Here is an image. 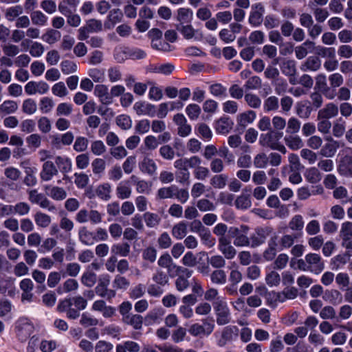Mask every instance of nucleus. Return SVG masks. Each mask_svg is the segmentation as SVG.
<instances>
[{"label": "nucleus", "mask_w": 352, "mask_h": 352, "mask_svg": "<svg viewBox=\"0 0 352 352\" xmlns=\"http://www.w3.org/2000/svg\"><path fill=\"white\" fill-rule=\"evenodd\" d=\"M218 325H226L231 321V313L226 302L219 300L213 304Z\"/></svg>", "instance_id": "f257e3e1"}, {"label": "nucleus", "mask_w": 352, "mask_h": 352, "mask_svg": "<svg viewBox=\"0 0 352 352\" xmlns=\"http://www.w3.org/2000/svg\"><path fill=\"white\" fill-rule=\"evenodd\" d=\"M29 201L33 204H37L41 208L47 209L50 212L56 210V206L43 193L38 192L36 189L28 190L27 191Z\"/></svg>", "instance_id": "f03ea898"}, {"label": "nucleus", "mask_w": 352, "mask_h": 352, "mask_svg": "<svg viewBox=\"0 0 352 352\" xmlns=\"http://www.w3.org/2000/svg\"><path fill=\"white\" fill-rule=\"evenodd\" d=\"M273 228L270 226H260L254 229L250 234L251 248H256L264 244L267 239L272 234Z\"/></svg>", "instance_id": "7ed1b4c3"}, {"label": "nucleus", "mask_w": 352, "mask_h": 352, "mask_svg": "<svg viewBox=\"0 0 352 352\" xmlns=\"http://www.w3.org/2000/svg\"><path fill=\"white\" fill-rule=\"evenodd\" d=\"M177 272L179 274L175 280V287L178 292H182L190 286L188 279L191 277L192 271L179 266L177 267Z\"/></svg>", "instance_id": "20e7f679"}, {"label": "nucleus", "mask_w": 352, "mask_h": 352, "mask_svg": "<svg viewBox=\"0 0 352 352\" xmlns=\"http://www.w3.org/2000/svg\"><path fill=\"white\" fill-rule=\"evenodd\" d=\"M309 272L314 274H320L324 269V263L320 254L309 253L305 256Z\"/></svg>", "instance_id": "39448f33"}, {"label": "nucleus", "mask_w": 352, "mask_h": 352, "mask_svg": "<svg viewBox=\"0 0 352 352\" xmlns=\"http://www.w3.org/2000/svg\"><path fill=\"white\" fill-rule=\"evenodd\" d=\"M264 12L265 8L261 3L252 5L248 19L249 23L254 27L260 26L263 21Z\"/></svg>", "instance_id": "423d86ee"}, {"label": "nucleus", "mask_w": 352, "mask_h": 352, "mask_svg": "<svg viewBox=\"0 0 352 352\" xmlns=\"http://www.w3.org/2000/svg\"><path fill=\"white\" fill-rule=\"evenodd\" d=\"M338 171L342 176L352 177V149L340 158Z\"/></svg>", "instance_id": "0eeeda50"}, {"label": "nucleus", "mask_w": 352, "mask_h": 352, "mask_svg": "<svg viewBox=\"0 0 352 352\" xmlns=\"http://www.w3.org/2000/svg\"><path fill=\"white\" fill-rule=\"evenodd\" d=\"M48 84L44 81H30L25 86V91L28 95L45 94L49 91Z\"/></svg>", "instance_id": "6e6552de"}, {"label": "nucleus", "mask_w": 352, "mask_h": 352, "mask_svg": "<svg viewBox=\"0 0 352 352\" xmlns=\"http://www.w3.org/2000/svg\"><path fill=\"white\" fill-rule=\"evenodd\" d=\"M174 122L178 126L177 133L181 137H186L191 132V126L187 123L184 116L182 113H177L173 117Z\"/></svg>", "instance_id": "1a4fd4ad"}, {"label": "nucleus", "mask_w": 352, "mask_h": 352, "mask_svg": "<svg viewBox=\"0 0 352 352\" xmlns=\"http://www.w3.org/2000/svg\"><path fill=\"white\" fill-rule=\"evenodd\" d=\"M327 141L320 150L319 154L326 158L332 157L335 155L339 148V143L331 137L326 139Z\"/></svg>", "instance_id": "9d476101"}, {"label": "nucleus", "mask_w": 352, "mask_h": 352, "mask_svg": "<svg viewBox=\"0 0 352 352\" xmlns=\"http://www.w3.org/2000/svg\"><path fill=\"white\" fill-rule=\"evenodd\" d=\"M218 249L226 259L231 260L236 255V250L232 245L229 239L219 242Z\"/></svg>", "instance_id": "9b49d317"}, {"label": "nucleus", "mask_w": 352, "mask_h": 352, "mask_svg": "<svg viewBox=\"0 0 352 352\" xmlns=\"http://www.w3.org/2000/svg\"><path fill=\"white\" fill-rule=\"evenodd\" d=\"M72 306L69 300H62L59 302L56 309L59 312H66L68 318L74 320L80 316V311L76 308H72Z\"/></svg>", "instance_id": "f8f14e48"}, {"label": "nucleus", "mask_w": 352, "mask_h": 352, "mask_svg": "<svg viewBox=\"0 0 352 352\" xmlns=\"http://www.w3.org/2000/svg\"><path fill=\"white\" fill-rule=\"evenodd\" d=\"M139 168L143 173L153 176L156 174L157 166L154 160L148 156H145L143 157L142 160L140 162Z\"/></svg>", "instance_id": "ddd939ff"}, {"label": "nucleus", "mask_w": 352, "mask_h": 352, "mask_svg": "<svg viewBox=\"0 0 352 352\" xmlns=\"http://www.w3.org/2000/svg\"><path fill=\"white\" fill-rule=\"evenodd\" d=\"M58 171L54 164L52 161L44 162L42 166V170L40 173L41 180L48 182L51 180L54 176L58 174Z\"/></svg>", "instance_id": "4468645a"}, {"label": "nucleus", "mask_w": 352, "mask_h": 352, "mask_svg": "<svg viewBox=\"0 0 352 352\" xmlns=\"http://www.w3.org/2000/svg\"><path fill=\"white\" fill-rule=\"evenodd\" d=\"M321 60L318 56H310L300 65V69L303 72H317L321 67Z\"/></svg>", "instance_id": "2eb2a0df"}, {"label": "nucleus", "mask_w": 352, "mask_h": 352, "mask_svg": "<svg viewBox=\"0 0 352 352\" xmlns=\"http://www.w3.org/2000/svg\"><path fill=\"white\" fill-rule=\"evenodd\" d=\"M338 107L333 102L327 103L322 109L318 111L317 118L330 119L338 116Z\"/></svg>", "instance_id": "dca6fc26"}, {"label": "nucleus", "mask_w": 352, "mask_h": 352, "mask_svg": "<svg viewBox=\"0 0 352 352\" xmlns=\"http://www.w3.org/2000/svg\"><path fill=\"white\" fill-rule=\"evenodd\" d=\"M94 94L104 104L108 105L113 102L111 96L109 93V88L105 85L100 84L96 85Z\"/></svg>", "instance_id": "f3484780"}, {"label": "nucleus", "mask_w": 352, "mask_h": 352, "mask_svg": "<svg viewBox=\"0 0 352 352\" xmlns=\"http://www.w3.org/2000/svg\"><path fill=\"white\" fill-rule=\"evenodd\" d=\"M79 241L84 245L91 246L96 241L95 233L89 231L87 227H81L78 230Z\"/></svg>", "instance_id": "a211bd4d"}, {"label": "nucleus", "mask_w": 352, "mask_h": 352, "mask_svg": "<svg viewBox=\"0 0 352 352\" xmlns=\"http://www.w3.org/2000/svg\"><path fill=\"white\" fill-rule=\"evenodd\" d=\"M315 47V43L310 40H306L301 45L295 47L294 52L296 58L298 60L305 58L309 54V50H312Z\"/></svg>", "instance_id": "6ab92c4d"}, {"label": "nucleus", "mask_w": 352, "mask_h": 352, "mask_svg": "<svg viewBox=\"0 0 352 352\" xmlns=\"http://www.w3.org/2000/svg\"><path fill=\"white\" fill-rule=\"evenodd\" d=\"M44 190L47 195L54 200L60 201L67 197V192L63 188L48 185L44 187Z\"/></svg>", "instance_id": "aec40b11"}, {"label": "nucleus", "mask_w": 352, "mask_h": 352, "mask_svg": "<svg viewBox=\"0 0 352 352\" xmlns=\"http://www.w3.org/2000/svg\"><path fill=\"white\" fill-rule=\"evenodd\" d=\"M233 122L230 118L222 117L215 124V129L218 133L227 134L232 129Z\"/></svg>", "instance_id": "412c9836"}, {"label": "nucleus", "mask_w": 352, "mask_h": 352, "mask_svg": "<svg viewBox=\"0 0 352 352\" xmlns=\"http://www.w3.org/2000/svg\"><path fill=\"white\" fill-rule=\"evenodd\" d=\"M284 142L285 144L293 151L298 150L304 146L302 140L298 135H287L284 138Z\"/></svg>", "instance_id": "4be33fe9"}, {"label": "nucleus", "mask_w": 352, "mask_h": 352, "mask_svg": "<svg viewBox=\"0 0 352 352\" xmlns=\"http://www.w3.org/2000/svg\"><path fill=\"white\" fill-rule=\"evenodd\" d=\"M140 344L132 340H126L122 344L116 345V352H139Z\"/></svg>", "instance_id": "5701e85b"}, {"label": "nucleus", "mask_w": 352, "mask_h": 352, "mask_svg": "<svg viewBox=\"0 0 352 352\" xmlns=\"http://www.w3.org/2000/svg\"><path fill=\"white\" fill-rule=\"evenodd\" d=\"M111 186L109 183L100 184L96 189V195L102 200L107 201L111 198Z\"/></svg>", "instance_id": "b1692460"}, {"label": "nucleus", "mask_w": 352, "mask_h": 352, "mask_svg": "<svg viewBox=\"0 0 352 352\" xmlns=\"http://www.w3.org/2000/svg\"><path fill=\"white\" fill-rule=\"evenodd\" d=\"M323 299L333 305L340 303L342 300V294L338 289H327L324 292Z\"/></svg>", "instance_id": "393cba45"}, {"label": "nucleus", "mask_w": 352, "mask_h": 352, "mask_svg": "<svg viewBox=\"0 0 352 352\" xmlns=\"http://www.w3.org/2000/svg\"><path fill=\"white\" fill-rule=\"evenodd\" d=\"M124 323L132 326L135 329H140L143 324V318L138 314H130L122 318Z\"/></svg>", "instance_id": "a878e982"}, {"label": "nucleus", "mask_w": 352, "mask_h": 352, "mask_svg": "<svg viewBox=\"0 0 352 352\" xmlns=\"http://www.w3.org/2000/svg\"><path fill=\"white\" fill-rule=\"evenodd\" d=\"M111 252L115 255L126 257L131 252V246L126 242L116 243L112 245Z\"/></svg>", "instance_id": "bb28decb"}, {"label": "nucleus", "mask_w": 352, "mask_h": 352, "mask_svg": "<svg viewBox=\"0 0 352 352\" xmlns=\"http://www.w3.org/2000/svg\"><path fill=\"white\" fill-rule=\"evenodd\" d=\"M34 219L38 228H45L48 227L52 222L51 217L42 212H36L34 215Z\"/></svg>", "instance_id": "cd10ccee"}, {"label": "nucleus", "mask_w": 352, "mask_h": 352, "mask_svg": "<svg viewBox=\"0 0 352 352\" xmlns=\"http://www.w3.org/2000/svg\"><path fill=\"white\" fill-rule=\"evenodd\" d=\"M187 234V223L182 221L173 226L172 235L177 239H182Z\"/></svg>", "instance_id": "c85d7f7f"}, {"label": "nucleus", "mask_w": 352, "mask_h": 352, "mask_svg": "<svg viewBox=\"0 0 352 352\" xmlns=\"http://www.w3.org/2000/svg\"><path fill=\"white\" fill-rule=\"evenodd\" d=\"M305 177L311 184H316L322 179V174L316 167H311L306 170Z\"/></svg>", "instance_id": "c756f323"}, {"label": "nucleus", "mask_w": 352, "mask_h": 352, "mask_svg": "<svg viewBox=\"0 0 352 352\" xmlns=\"http://www.w3.org/2000/svg\"><path fill=\"white\" fill-rule=\"evenodd\" d=\"M256 118V113L250 110L242 113L238 116L237 121L239 126L245 127L248 124H251Z\"/></svg>", "instance_id": "7c9ffc66"}, {"label": "nucleus", "mask_w": 352, "mask_h": 352, "mask_svg": "<svg viewBox=\"0 0 352 352\" xmlns=\"http://www.w3.org/2000/svg\"><path fill=\"white\" fill-rule=\"evenodd\" d=\"M228 176L226 174H216L210 180V185L217 189L225 188L227 184Z\"/></svg>", "instance_id": "2f4dec72"}, {"label": "nucleus", "mask_w": 352, "mask_h": 352, "mask_svg": "<svg viewBox=\"0 0 352 352\" xmlns=\"http://www.w3.org/2000/svg\"><path fill=\"white\" fill-rule=\"evenodd\" d=\"M210 280L215 285H224L226 283L227 276L223 270H215L210 274Z\"/></svg>", "instance_id": "473e14b6"}, {"label": "nucleus", "mask_w": 352, "mask_h": 352, "mask_svg": "<svg viewBox=\"0 0 352 352\" xmlns=\"http://www.w3.org/2000/svg\"><path fill=\"white\" fill-rule=\"evenodd\" d=\"M157 264L160 267L166 268L168 272H171L175 268L177 269L178 267L173 263L171 256L168 253L162 254L159 258Z\"/></svg>", "instance_id": "72a5a7b5"}, {"label": "nucleus", "mask_w": 352, "mask_h": 352, "mask_svg": "<svg viewBox=\"0 0 352 352\" xmlns=\"http://www.w3.org/2000/svg\"><path fill=\"white\" fill-rule=\"evenodd\" d=\"M193 12L192 10L186 8H181L177 10V20L179 24L190 23L192 19Z\"/></svg>", "instance_id": "f704fd0d"}, {"label": "nucleus", "mask_w": 352, "mask_h": 352, "mask_svg": "<svg viewBox=\"0 0 352 352\" xmlns=\"http://www.w3.org/2000/svg\"><path fill=\"white\" fill-rule=\"evenodd\" d=\"M116 195L120 199H129L132 193L131 187L124 182H120L116 188Z\"/></svg>", "instance_id": "c9c22d12"}, {"label": "nucleus", "mask_w": 352, "mask_h": 352, "mask_svg": "<svg viewBox=\"0 0 352 352\" xmlns=\"http://www.w3.org/2000/svg\"><path fill=\"white\" fill-rule=\"evenodd\" d=\"M177 190L176 185H170L168 187H162L158 189L157 197L160 199L174 198L175 190Z\"/></svg>", "instance_id": "e433bc0d"}, {"label": "nucleus", "mask_w": 352, "mask_h": 352, "mask_svg": "<svg viewBox=\"0 0 352 352\" xmlns=\"http://www.w3.org/2000/svg\"><path fill=\"white\" fill-rule=\"evenodd\" d=\"M207 262L213 268L216 270H221L226 265V258L222 255H212L207 258Z\"/></svg>", "instance_id": "4c0bfd02"}, {"label": "nucleus", "mask_w": 352, "mask_h": 352, "mask_svg": "<svg viewBox=\"0 0 352 352\" xmlns=\"http://www.w3.org/2000/svg\"><path fill=\"white\" fill-rule=\"evenodd\" d=\"M143 218L148 228L157 227L161 221V218L157 214L150 212H145L143 214Z\"/></svg>", "instance_id": "58836bf2"}, {"label": "nucleus", "mask_w": 352, "mask_h": 352, "mask_svg": "<svg viewBox=\"0 0 352 352\" xmlns=\"http://www.w3.org/2000/svg\"><path fill=\"white\" fill-rule=\"evenodd\" d=\"M346 131V122L342 118L336 119L333 125L332 133L336 138L342 136Z\"/></svg>", "instance_id": "ea45409f"}, {"label": "nucleus", "mask_w": 352, "mask_h": 352, "mask_svg": "<svg viewBox=\"0 0 352 352\" xmlns=\"http://www.w3.org/2000/svg\"><path fill=\"white\" fill-rule=\"evenodd\" d=\"M23 9L22 6L17 5L6 9L5 12V17L9 21H13L23 13Z\"/></svg>", "instance_id": "a19ab883"}, {"label": "nucleus", "mask_w": 352, "mask_h": 352, "mask_svg": "<svg viewBox=\"0 0 352 352\" xmlns=\"http://www.w3.org/2000/svg\"><path fill=\"white\" fill-rule=\"evenodd\" d=\"M278 107L279 100L276 96H270L264 101L263 109L265 112L277 111Z\"/></svg>", "instance_id": "79ce46f5"}, {"label": "nucleus", "mask_w": 352, "mask_h": 352, "mask_svg": "<svg viewBox=\"0 0 352 352\" xmlns=\"http://www.w3.org/2000/svg\"><path fill=\"white\" fill-rule=\"evenodd\" d=\"M176 29L186 39H191L195 36L197 32L191 25L178 24Z\"/></svg>", "instance_id": "37998d69"}, {"label": "nucleus", "mask_w": 352, "mask_h": 352, "mask_svg": "<svg viewBox=\"0 0 352 352\" xmlns=\"http://www.w3.org/2000/svg\"><path fill=\"white\" fill-rule=\"evenodd\" d=\"M174 65L170 63H166L162 65H151L150 71L153 73H160L165 75H168L174 70Z\"/></svg>", "instance_id": "c03bdc74"}, {"label": "nucleus", "mask_w": 352, "mask_h": 352, "mask_svg": "<svg viewBox=\"0 0 352 352\" xmlns=\"http://www.w3.org/2000/svg\"><path fill=\"white\" fill-rule=\"evenodd\" d=\"M204 245L208 248H212L216 243V240L212 237L210 230L207 228L199 234Z\"/></svg>", "instance_id": "a18cd8bd"}, {"label": "nucleus", "mask_w": 352, "mask_h": 352, "mask_svg": "<svg viewBox=\"0 0 352 352\" xmlns=\"http://www.w3.org/2000/svg\"><path fill=\"white\" fill-rule=\"evenodd\" d=\"M289 228L296 232H301L304 228L303 218L300 214L294 215L289 222Z\"/></svg>", "instance_id": "49530a36"}, {"label": "nucleus", "mask_w": 352, "mask_h": 352, "mask_svg": "<svg viewBox=\"0 0 352 352\" xmlns=\"http://www.w3.org/2000/svg\"><path fill=\"white\" fill-rule=\"evenodd\" d=\"M30 211V206L24 201H20L15 205H12V212L19 216H25Z\"/></svg>", "instance_id": "de8ad7c7"}, {"label": "nucleus", "mask_w": 352, "mask_h": 352, "mask_svg": "<svg viewBox=\"0 0 352 352\" xmlns=\"http://www.w3.org/2000/svg\"><path fill=\"white\" fill-rule=\"evenodd\" d=\"M335 280L336 284L341 289L344 290L350 287V278L348 274L340 272L335 277Z\"/></svg>", "instance_id": "09e8293b"}, {"label": "nucleus", "mask_w": 352, "mask_h": 352, "mask_svg": "<svg viewBox=\"0 0 352 352\" xmlns=\"http://www.w3.org/2000/svg\"><path fill=\"white\" fill-rule=\"evenodd\" d=\"M73 111V106L67 102H61L57 105L56 109V116H69Z\"/></svg>", "instance_id": "8fccbe9b"}, {"label": "nucleus", "mask_w": 352, "mask_h": 352, "mask_svg": "<svg viewBox=\"0 0 352 352\" xmlns=\"http://www.w3.org/2000/svg\"><path fill=\"white\" fill-rule=\"evenodd\" d=\"M152 279L156 284L162 287L166 285L169 280L167 274L160 269L153 274Z\"/></svg>", "instance_id": "3c124183"}, {"label": "nucleus", "mask_w": 352, "mask_h": 352, "mask_svg": "<svg viewBox=\"0 0 352 352\" xmlns=\"http://www.w3.org/2000/svg\"><path fill=\"white\" fill-rule=\"evenodd\" d=\"M238 330L236 326H227L222 331L221 338L225 342L231 341L237 336Z\"/></svg>", "instance_id": "603ef678"}, {"label": "nucleus", "mask_w": 352, "mask_h": 352, "mask_svg": "<svg viewBox=\"0 0 352 352\" xmlns=\"http://www.w3.org/2000/svg\"><path fill=\"white\" fill-rule=\"evenodd\" d=\"M244 99L248 105L253 109H258L261 106V100L256 94L248 93L244 96Z\"/></svg>", "instance_id": "864d4df0"}, {"label": "nucleus", "mask_w": 352, "mask_h": 352, "mask_svg": "<svg viewBox=\"0 0 352 352\" xmlns=\"http://www.w3.org/2000/svg\"><path fill=\"white\" fill-rule=\"evenodd\" d=\"M281 71L287 76H294L296 73L294 61L292 60L284 61L281 65Z\"/></svg>", "instance_id": "5fc2aeb1"}, {"label": "nucleus", "mask_w": 352, "mask_h": 352, "mask_svg": "<svg viewBox=\"0 0 352 352\" xmlns=\"http://www.w3.org/2000/svg\"><path fill=\"white\" fill-rule=\"evenodd\" d=\"M60 37L61 34L59 31L50 30L43 35L42 39L49 44H54L60 40Z\"/></svg>", "instance_id": "6e6d98bb"}, {"label": "nucleus", "mask_w": 352, "mask_h": 352, "mask_svg": "<svg viewBox=\"0 0 352 352\" xmlns=\"http://www.w3.org/2000/svg\"><path fill=\"white\" fill-rule=\"evenodd\" d=\"M315 89H317L320 93L331 89V87L327 85L325 74H319L316 76Z\"/></svg>", "instance_id": "4d7b16f0"}, {"label": "nucleus", "mask_w": 352, "mask_h": 352, "mask_svg": "<svg viewBox=\"0 0 352 352\" xmlns=\"http://www.w3.org/2000/svg\"><path fill=\"white\" fill-rule=\"evenodd\" d=\"M160 156L166 160H173L175 156V152L172 146L168 144L162 146L159 149Z\"/></svg>", "instance_id": "13d9d810"}, {"label": "nucleus", "mask_w": 352, "mask_h": 352, "mask_svg": "<svg viewBox=\"0 0 352 352\" xmlns=\"http://www.w3.org/2000/svg\"><path fill=\"white\" fill-rule=\"evenodd\" d=\"M64 300H69L72 305H74L79 311L85 309L87 305V300L81 296H76Z\"/></svg>", "instance_id": "bf43d9fd"}, {"label": "nucleus", "mask_w": 352, "mask_h": 352, "mask_svg": "<svg viewBox=\"0 0 352 352\" xmlns=\"http://www.w3.org/2000/svg\"><path fill=\"white\" fill-rule=\"evenodd\" d=\"M1 48L4 55L8 57H14L20 52L19 47L10 43L1 45Z\"/></svg>", "instance_id": "052dcab7"}, {"label": "nucleus", "mask_w": 352, "mask_h": 352, "mask_svg": "<svg viewBox=\"0 0 352 352\" xmlns=\"http://www.w3.org/2000/svg\"><path fill=\"white\" fill-rule=\"evenodd\" d=\"M201 107L197 104H190L186 108V113L190 120H197L201 114Z\"/></svg>", "instance_id": "680f3d73"}, {"label": "nucleus", "mask_w": 352, "mask_h": 352, "mask_svg": "<svg viewBox=\"0 0 352 352\" xmlns=\"http://www.w3.org/2000/svg\"><path fill=\"white\" fill-rule=\"evenodd\" d=\"M54 106L52 98L44 97L40 100L39 109L43 113H50Z\"/></svg>", "instance_id": "e2e57ef3"}, {"label": "nucleus", "mask_w": 352, "mask_h": 352, "mask_svg": "<svg viewBox=\"0 0 352 352\" xmlns=\"http://www.w3.org/2000/svg\"><path fill=\"white\" fill-rule=\"evenodd\" d=\"M262 86V80L260 77L254 76L250 77L245 83L244 87L247 90L259 89Z\"/></svg>", "instance_id": "0e129e2a"}, {"label": "nucleus", "mask_w": 352, "mask_h": 352, "mask_svg": "<svg viewBox=\"0 0 352 352\" xmlns=\"http://www.w3.org/2000/svg\"><path fill=\"white\" fill-rule=\"evenodd\" d=\"M248 39L252 44L262 45L265 42V34L261 30H254L250 34Z\"/></svg>", "instance_id": "69168bd1"}, {"label": "nucleus", "mask_w": 352, "mask_h": 352, "mask_svg": "<svg viewBox=\"0 0 352 352\" xmlns=\"http://www.w3.org/2000/svg\"><path fill=\"white\" fill-rule=\"evenodd\" d=\"M300 156L309 164H314L318 160L317 153L309 148H302L300 151Z\"/></svg>", "instance_id": "338daca9"}, {"label": "nucleus", "mask_w": 352, "mask_h": 352, "mask_svg": "<svg viewBox=\"0 0 352 352\" xmlns=\"http://www.w3.org/2000/svg\"><path fill=\"white\" fill-rule=\"evenodd\" d=\"M339 236L340 239L352 238V222L345 221L342 223Z\"/></svg>", "instance_id": "774afa93"}]
</instances>
